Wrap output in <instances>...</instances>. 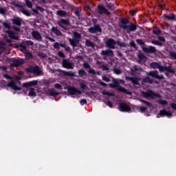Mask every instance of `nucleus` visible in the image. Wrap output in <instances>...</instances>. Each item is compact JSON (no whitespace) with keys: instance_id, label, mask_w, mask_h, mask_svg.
Returning a JSON list of instances; mask_svg holds the SVG:
<instances>
[{"instance_id":"obj_1","label":"nucleus","mask_w":176,"mask_h":176,"mask_svg":"<svg viewBox=\"0 0 176 176\" xmlns=\"http://www.w3.org/2000/svg\"><path fill=\"white\" fill-rule=\"evenodd\" d=\"M150 67L153 68V69H159L160 72H169V74H174V69L173 67H164L161 66L159 63L156 62L151 63Z\"/></svg>"},{"instance_id":"obj_2","label":"nucleus","mask_w":176,"mask_h":176,"mask_svg":"<svg viewBox=\"0 0 176 176\" xmlns=\"http://www.w3.org/2000/svg\"><path fill=\"white\" fill-rule=\"evenodd\" d=\"M142 96L144 98H146V100H151V99L156 98V97H159V95L155 94V92L152 91H147L146 92L143 91L142 92Z\"/></svg>"},{"instance_id":"obj_3","label":"nucleus","mask_w":176,"mask_h":176,"mask_svg":"<svg viewBox=\"0 0 176 176\" xmlns=\"http://www.w3.org/2000/svg\"><path fill=\"white\" fill-rule=\"evenodd\" d=\"M110 87H117V90L118 91H121V93H126V94H131V93L127 91V89H124L122 87L119 86V82L118 80H115L113 85L109 84Z\"/></svg>"},{"instance_id":"obj_4","label":"nucleus","mask_w":176,"mask_h":176,"mask_svg":"<svg viewBox=\"0 0 176 176\" xmlns=\"http://www.w3.org/2000/svg\"><path fill=\"white\" fill-rule=\"evenodd\" d=\"M107 46L109 47V49H115V46L116 45H118V46H122V44L120 42L115 41L113 38H109L106 42Z\"/></svg>"},{"instance_id":"obj_5","label":"nucleus","mask_w":176,"mask_h":176,"mask_svg":"<svg viewBox=\"0 0 176 176\" xmlns=\"http://www.w3.org/2000/svg\"><path fill=\"white\" fill-rule=\"evenodd\" d=\"M97 12L99 14H107V16H109L111 14V12L108 11L107 8L103 5H98L97 7Z\"/></svg>"},{"instance_id":"obj_6","label":"nucleus","mask_w":176,"mask_h":176,"mask_svg":"<svg viewBox=\"0 0 176 176\" xmlns=\"http://www.w3.org/2000/svg\"><path fill=\"white\" fill-rule=\"evenodd\" d=\"M118 108L119 111H121V112H130V111H131L130 104L124 102L120 103Z\"/></svg>"},{"instance_id":"obj_7","label":"nucleus","mask_w":176,"mask_h":176,"mask_svg":"<svg viewBox=\"0 0 176 176\" xmlns=\"http://www.w3.org/2000/svg\"><path fill=\"white\" fill-rule=\"evenodd\" d=\"M122 28L129 34L133 32V31H135L137 30V26H135L134 23H131L130 25H124L122 26Z\"/></svg>"},{"instance_id":"obj_8","label":"nucleus","mask_w":176,"mask_h":176,"mask_svg":"<svg viewBox=\"0 0 176 176\" xmlns=\"http://www.w3.org/2000/svg\"><path fill=\"white\" fill-rule=\"evenodd\" d=\"M58 25L63 28L64 31H67L65 26L69 25V21L68 19H60V20L58 21Z\"/></svg>"},{"instance_id":"obj_9","label":"nucleus","mask_w":176,"mask_h":176,"mask_svg":"<svg viewBox=\"0 0 176 176\" xmlns=\"http://www.w3.org/2000/svg\"><path fill=\"white\" fill-rule=\"evenodd\" d=\"M62 65L63 68H67V69H74V65L67 59L63 60Z\"/></svg>"},{"instance_id":"obj_10","label":"nucleus","mask_w":176,"mask_h":176,"mask_svg":"<svg viewBox=\"0 0 176 176\" xmlns=\"http://www.w3.org/2000/svg\"><path fill=\"white\" fill-rule=\"evenodd\" d=\"M31 35H32V38H34V39L35 41H37L38 42H42V36L41 35L40 33H38V31L33 30L31 32Z\"/></svg>"},{"instance_id":"obj_11","label":"nucleus","mask_w":176,"mask_h":176,"mask_svg":"<svg viewBox=\"0 0 176 176\" xmlns=\"http://www.w3.org/2000/svg\"><path fill=\"white\" fill-rule=\"evenodd\" d=\"M67 91L72 96H78V94H80V91L78 90V89L74 87H67Z\"/></svg>"},{"instance_id":"obj_12","label":"nucleus","mask_w":176,"mask_h":176,"mask_svg":"<svg viewBox=\"0 0 176 176\" xmlns=\"http://www.w3.org/2000/svg\"><path fill=\"white\" fill-rule=\"evenodd\" d=\"M146 75L155 78V79H163V76H160L157 71H151L146 73Z\"/></svg>"},{"instance_id":"obj_13","label":"nucleus","mask_w":176,"mask_h":176,"mask_svg":"<svg viewBox=\"0 0 176 176\" xmlns=\"http://www.w3.org/2000/svg\"><path fill=\"white\" fill-rule=\"evenodd\" d=\"M91 34H100L101 33V28L98 25H95L94 27H91L89 29Z\"/></svg>"},{"instance_id":"obj_14","label":"nucleus","mask_w":176,"mask_h":176,"mask_svg":"<svg viewBox=\"0 0 176 176\" xmlns=\"http://www.w3.org/2000/svg\"><path fill=\"white\" fill-rule=\"evenodd\" d=\"M38 85V81L32 80L28 82L23 83V87H32V86H36Z\"/></svg>"},{"instance_id":"obj_15","label":"nucleus","mask_w":176,"mask_h":176,"mask_svg":"<svg viewBox=\"0 0 176 176\" xmlns=\"http://www.w3.org/2000/svg\"><path fill=\"white\" fill-rule=\"evenodd\" d=\"M159 115L160 116H167L168 118L171 117V111H167L166 110H161L160 111Z\"/></svg>"},{"instance_id":"obj_16","label":"nucleus","mask_w":176,"mask_h":176,"mask_svg":"<svg viewBox=\"0 0 176 176\" xmlns=\"http://www.w3.org/2000/svg\"><path fill=\"white\" fill-rule=\"evenodd\" d=\"M8 87H11V89H13V90H21V88L16 85V83L14 82L11 81L8 84Z\"/></svg>"},{"instance_id":"obj_17","label":"nucleus","mask_w":176,"mask_h":176,"mask_svg":"<svg viewBox=\"0 0 176 176\" xmlns=\"http://www.w3.org/2000/svg\"><path fill=\"white\" fill-rule=\"evenodd\" d=\"M32 71L33 74H36V75H41L42 74V70L38 66H34L32 67Z\"/></svg>"},{"instance_id":"obj_18","label":"nucleus","mask_w":176,"mask_h":176,"mask_svg":"<svg viewBox=\"0 0 176 176\" xmlns=\"http://www.w3.org/2000/svg\"><path fill=\"white\" fill-rule=\"evenodd\" d=\"M8 36L9 38H10L11 39H14V41H19V36H17V34L12 31L8 32Z\"/></svg>"},{"instance_id":"obj_19","label":"nucleus","mask_w":176,"mask_h":176,"mask_svg":"<svg viewBox=\"0 0 176 176\" xmlns=\"http://www.w3.org/2000/svg\"><path fill=\"white\" fill-rule=\"evenodd\" d=\"M13 64L15 67H20L24 64V60L23 59H15L13 60Z\"/></svg>"},{"instance_id":"obj_20","label":"nucleus","mask_w":176,"mask_h":176,"mask_svg":"<svg viewBox=\"0 0 176 176\" xmlns=\"http://www.w3.org/2000/svg\"><path fill=\"white\" fill-rule=\"evenodd\" d=\"M21 19L19 17H15L12 19V24H15V25H18V27H20L21 25Z\"/></svg>"},{"instance_id":"obj_21","label":"nucleus","mask_w":176,"mask_h":176,"mask_svg":"<svg viewBox=\"0 0 176 176\" xmlns=\"http://www.w3.org/2000/svg\"><path fill=\"white\" fill-rule=\"evenodd\" d=\"M102 56H109V57H112L113 56V52L111 50H103L102 51Z\"/></svg>"},{"instance_id":"obj_22","label":"nucleus","mask_w":176,"mask_h":176,"mask_svg":"<svg viewBox=\"0 0 176 176\" xmlns=\"http://www.w3.org/2000/svg\"><path fill=\"white\" fill-rule=\"evenodd\" d=\"M6 42L5 41H0V54H2L3 53L4 50H6Z\"/></svg>"},{"instance_id":"obj_23","label":"nucleus","mask_w":176,"mask_h":176,"mask_svg":"<svg viewBox=\"0 0 176 176\" xmlns=\"http://www.w3.org/2000/svg\"><path fill=\"white\" fill-rule=\"evenodd\" d=\"M126 80H131L133 85H138V79L137 78L126 77Z\"/></svg>"},{"instance_id":"obj_24","label":"nucleus","mask_w":176,"mask_h":176,"mask_svg":"<svg viewBox=\"0 0 176 176\" xmlns=\"http://www.w3.org/2000/svg\"><path fill=\"white\" fill-rule=\"evenodd\" d=\"M164 17L166 20H171V21L175 20V15H174V14H170L169 15L164 14Z\"/></svg>"},{"instance_id":"obj_25","label":"nucleus","mask_w":176,"mask_h":176,"mask_svg":"<svg viewBox=\"0 0 176 176\" xmlns=\"http://www.w3.org/2000/svg\"><path fill=\"white\" fill-rule=\"evenodd\" d=\"M69 41L70 45H72V46H74V47L76 46V45H78V43H79V40H78L76 38H74V39L69 38Z\"/></svg>"},{"instance_id":"obj_26","label":"nucleus","mask_w":176,"mask_h":176,"mask_svg":"<svg viewBox=\"0 0 176 176\" xmlns=\"http://www.w3.org/2000/svg\"><path fill=\"white\" fill-rule=\"evenodd\" d=\"M52 31L54 32V34H56L57 36H61V35H63V34H61V32L55 27L52 28Z\"/></svg>"},{"instance_id":"obj_27","label":"nucleus","mask_w":176,"mask_h":176,"mask_svg":"<svg viewBox=\"0 0 176 176\" xmlns=\"http://www.w3.org/2000/svg\"><path fill=\"white\" fill-rule=\"evenodd\" d=\"M56 14L60 17H67V12L63 10H58L56 12Z\"/></svg>"},{"instance_id":"obj_28","label":"nucleus","mask_w":176,"mask_h":176,"mask_svg":"<svg viewBox=\"0 0 176 176\" xmlns=\"http://www.w3.org/2000/svg\"><path fill=\"white\" fill-rule=\"evenodd\" d=\"M19 50H21V52H22V53H24L25 54V53H28V52L27 46H25L24 45H21L19 46Z\"/></svg>"},{"instance_id":"obj_29","label":"nucleus","mask_w":176,"mask_h":176,"mask_svg":"<svg viewBox=\"0 0 176 176\" xmlns=\"http://www.w3.org/2000/svg\"><path fill=\"white\" fill-rule=\"evenodd\" d=\"M138 58L140 60V63H145L146 61V56L144 54H139Z\"/></svg>"},{"instance_id":"obj_30","label":"nucleus","mask_w":176,"mask_h":176,"mask_svg":"<svg viewBox=\"0 0 176 176\" xmlns=\"http://www.w3.org/2000/svg\"><path fill=\"white\" fill-rule=\"evenodd\" d=\"M78 74L81 78H86V76H87V73H86L83 69H80L78 71Z\"/></svg>"},{"instance_id":"obj_31","label":"nucleus","mask_w":176,"mask_h":176,"mask_svg":"<svg viewBox=\"0 0 176 176\" xmlns=\"http://www.w3.org/2000/svg\"><path fill=\"white\" fill-rule=\"evenodd\" d=\"M85 45L87 47H91L92 49L94 47V43L93 42L90 41V40L86 41Z\"/></svg>"},{"instance_id":"obj_32","label":"nucleus","mask_w":176,"mask_h":176,"mask_svg":"<svg viewBox=\"0 0 176 176\" xmlns=\"http://www.w3.org/2000/svg\"><path fill=\"white\" fill-rule=\"evenodd\" d=\"M48 94L50 96L54 97L55 96H58V93L54 91V89H50L48 90Z\"/></svg>"},{"instance_id":"obj_33","label":"nucleus","mask_w":176,"mask_h":176,"mask_svg":"<svg viewBox=\"0 0 176 176\" xmlns=\"http://www.w3.org/2000/svg\"><path fill=\"white\" fill-rule=\"evenodd\" d=\"M144 83H153V79L149 76H146L145 78H144Z\"/></svg>"},{"instance_id":"obj_34","label":"nucleus","mask_w":176,"mask_h":176,"mask_svg":"<svg viewBox=\"0 0 176 176\" xmlns=\"http://www.w3.org/2000/svg\"><path fill=\"white\" fill-rule=\"evenodd\" d=\"M29 96L30 97H35L36 96V94L35 93V89L31 88L29 91Z\"/></svg>"},{"instance_id":"obj_35","label":"nucleus","mask_w":176,"mask_h":176,"mask_svg":"<svg viewBox=\"0 0 176 176\" xmlns=\"http://www.w3.org/2000/svg\"><path fill=\"white\" fill-rule=\"evenodd\" d=\"M64 75L66 76H75V73L74 72H63Z\"/></svg>"},{"instance_id":"obj_36","label":"nucleus","mask_w":176,"mask_h":176,"mask_svg":"<svg viewBox=\"0 0 176 176\" xmlns=\"http://www.w3.org/2000/svg\"><path fill=\"white\" fill-rule=\"evenodd\" d=\"M151 43H153V45H157V46H163V43L158 41L157 40L152 41Z\"/></svg>"},{"instance_id":"obj_37","label":"nucleus","mask_w":176,"mask_h":176,"mask_svg":"<svg viewBox=\"0 0 176 176\" xmlns=\"http://www.w3.org/2000/svg\"><path fill=\"white\" fill-rule=\"evenodd\" d=\"M170 58H173V60H176V52H170L169 53Z\"/></svg>"},{"instance_id":"obj_38","label":"nucleus","mask_w":176,"mask_h":176,"mask_svg":"<svg viewBox=\"0 0 176 176\" xmlns=\"http://www.w3.org/2000/svg\"><path fill=\"white\" fill-rule=\"evenodd\" d=\"M153 34H155V35H160V34H161L162 32H160V29H159V28H155V29H153Z\"/></svg>"},{"instance_id":"obj_39","label":"nucleus","mask_w":176,"mask_h":176,"mask_svg":"<svg viewBox=\"0 0 176 176\" xmlns=\"http://www.w3.org/2000/svg\"><path fill=\"white\" fill-rule=\"evenodd\" d=\"M158 104H160V105H167V100H160L157 101Z\"/></svg>"},{"instance_id":"obj_40","label":"nucleus","mask_w":176,"mask_h":176,"mask_svg":"<svg viewBox=\"0 0 176 176\" xmlns=\"http://www.w3.org/2000/svg\"><path fill=\"white\" fill-rule=\"evenodd\" d=\"M156 48L155 47L150 46L148 47V53H155Z\"/></svg>"},{"instance_id":"obj_41","label":"nucleus","mask_w":176,"mask_h":176,"mask_svg":"<svg viewBox=\"0 0 176 176\" xmlns=\"http://www.w3.org/2000/svg\"><path fill=\"white\" fill-rule=\"evenodd\" d=\"M74 38H76V39H78V41H79V39H80V34H79L76 32H74Z\"/></svg>"},{"instance_id":"obj_42","label":"nucleus","mask_w":176,"mask_h":176,"mask_svg":"<svg viewBox=\"0 0 176 176\" xmlns=\"http://www.w3.org/2000/svg\"><path fill=\"white\" fill-rule=\"evenodd\" d=\"M21 13H23L25 16H30V14L29 11L25 10V9L21 10Z\"/></svg>"},{"instance_id":"obj_43","label":"nucleus","mask_w":176,"mask_h":176,"mask_svg":"<svg viewBox=\"0 0 176 176\" xmlns=\"http://www.w3.org/2000/svg\"><path fill=\"white\" fill-rule=\"evenodd\" d=\"M140 102H144V105H146V107H152V104L151 103H149L148 102H146L144 100H140Z\"/></svg>"},{"instance_id":"obj_44","label":"nucleus","mask_w":176,"mask_h":176,"mask_svg":"<svg viewBox=\"0 0 176 176\" xmlns=\"http://www.w3.org/2000/svg\"><path fill=\"white\" fill-rule=\"evenodd\" d=\"M25 44L26 45V46H34V42H32V41H26Z\"/></svg>"},{"instance_id":"obj_45","label":"nucleus","mask_w":176,"mask_h":176,"mask_svg":"<svg viewBox=\"0 0 176 176\" xmlns=\"http://www.w3.org/2000/svg\"><path fill=\"white\" fill-rule=\"evenodd\" d=\"M102 94H103V96H113V94H112V93L109 92L107 91H103L102 92Z\"/></svg>"},{"instance_id":"obj_46","label":"nucleus","mask_w":176,"mask_h":176,"mask_svg":"<svg viewBox=\"0 0 176 176\" xmlns=\"http://www.w3.org/2000/svg\"><path fill=\"white\" fill-rule=\"evenodd\" d=\"M26 58H32V54L29 51L26 52L25 54Z\"/></svg>"},{"instance_id":"obj_47","label":"nucleus","mask_w":176,"mask_h":176,"mask_svg":"<svg viewBox=\"0 0 176 176\" xmlns=\"http://www.w3.org/2000/svg\"><path fill=\"white\" fill-rule=\"evenodd\" d=\"M25 3L28 8H32V3H31V1H30V0H26Z\"/></svg>"},{"instance_id":"obj_48","label":"nucleus","mask_w":176,"mask_h":176,"mask_svg":"<svg viewBox=\"0 0 176 176\" xmlns=\"http://www.w3.org/2000/svg\"><path fill=\"white\" fill-rule=\"evenodd\" d=\"M102 80H104V82H107V83L111 82V80L109 79V78L105 76H102Z\"/></svg>"},{"instance_id":"obj_49","label":"nucleus","mask_w":176,"mask_h":176,"mask_svg":"<svg viewBox=\"0 0 176 176\" xmlns=\"http://www.w3.org/2000/svg\"><path fill=\"white\" fill-rule=\"evenodd\" d=\"M80 105H86L87 104V100L86 99H82L80 101Z\"/></svg>"},{"instance_id":"obj_50","label":"nucleus","mask_w":176,"mask_h":176,"mask_svg":"<svg viewBox=\"0 0 176 176\" xmlns=\"http://www.w3.org/2000/svg\"><path fill=\"white\" fill-rule=\"evenodd\" d=\"M83 67H84L85 68H87L88 69H90V65H89V63H87V62H85V63H83Z\"/></svg>"},{"instance_id":"obj_51","label":"nucleus","mask_w":176,"mask_h":176,"mask_svg":"<svg viewBox=\"0 0 176 176\" xmlns=\"http://www.w3.org/2000/svg\"><path fill=\"white\" fill-rule=\"evenodd\" d=\"M114 74L116 75H120L122 74V72L119 69H114Z\"/></svg>"},{"instance_id":"obj_52","label":"nucleus","mask_w":176,"mask_h":176,"mask_svg":"<svg viewBox=\"0 0 176 176\" xmlns=\"http://www.w3.org/2000/svg\"><path fill=\"white\" fill-rule=\"evenodd\" d=\"M3 27H5V28H8V30H10V25H9V23H3Z\"/></svg>"},{"instance_id":"obj_53","label":"nucleus","mask_w":176,"mask_h":176,"mask_svg":"<svg viewBox=\"0 0 176 176\" xmlns=\"http://www.w3.org/2000/svg\"><path fill=\"white\" fill-rule=\"evenodd\" d=\"M88 72L92 75H96V70L93 69L92 68H89Z\"/></svg>"},{"instance_id":"obj_54","label":"nucleus","mask_w":176,"mask_h":176,"mask_svg":"<svg viewBox=\"0 0 176 176\" xmlns=\"http://www.w3.org/2000/svg\"><path fill=\"white\" fill-rule=\"evenodd\" d=\"M121 23L122 24H124V25H126V24H129V21H127L126 19H122L121 20Z\"/></svg>"},{"instance_id":"obj_55","label":"nucleus","mask_w":176,"mask_h":176,"mask_svg":"<svg viewBox=\"0 0 176 176\" xmlns=\"http://www.w3.org/2000/svg\"><path fill=\"white\" fill-rule=\"evenodd\" d=\"M55 88L59 90H63V87L60 84H55Z\"/></svg>"},{"instance_id":"obj_56","label":"nucleus","mask_w":176,"mask_h":176,"mask_svg":"<svg viewBox=\"0 0 176 176\" xmlns=\"http://www.w3.org/2000/svg\"><path fill=\"white\" fill-rule=\"evenodd\" d=\"M58 56L59 57H61L62 58H64V57H65V55H64V53L63 52H58Z\"/></svg>"},{"instance_id":"obj_57","label":"nucleus","mask_w":176,"mask_h":176,"mask_svg":"<svg viewBox=\"0 0 176 176\" xmlns=\"http://www.w3.org/2000/svg\"><path fill=\"white\" fill-rule=\"evenodd\" d=\"M54 49H60V43H55L54 44Z\"/></svg>"},{"instance_id":"obj_58","label":"nucleus","mask_w":176,"mask_h":176,"mask_svg":"<svg viewBox=\"0 0 176 176\" xmlns=\"http://www.w3.org/2000/svg\"><path fill=\"white\" fill-rule=\"evenodd\" d=\"M140 112H145V111H146V107H140Z\"/></svg>"},{"instance_id":"obj_59","label":"nucleus","mask_w":176,"mask_h":176,"mask_svg":"<svg viewBox=\"0 0 176 176\" xmlns=\"http://www.w3.org/2000/svg\"><path fill=\"white\" fill-rule=\"evenodd\" d=\"M158 39H159V41H160V42H165L166 41V38H164V37H163V36H159Z\"/></svg>"},{"instance_id":"obj_60","label":"nucleus","mask_w":176,"mask_h":176,"mask_svg":"<svg viewBox=\"0 0 176 176\" xmlns=\"http://www.w3.org/2000/svg\"><path fill=\"white\" fill-rule=\"evenodd\" d=\"M136 42L138 45H144V41H142V40L137 39Z\"/></svg>"},{"instance_id":"obj_61","label":"nucleus","mask_w":176,"mask_h":176,"mask_svg":"<svg viewBox=\"0 0 176 176\" xmlns=\"http://www.w3.org/2000/svg\"><path fill=\"white\" fill-rule=\"evenodd\" d=\"M36 9L37 10H38L39 12H43L45 10L43 9V8L42 7H39V6H37L36 7Z\"/></svg>"},{"instance_id":"obj_62","label":"nucleus","mask_w":176,"mask_h":176,"mask_svg":"<svg viewBox=\"0 0 176 176\" xmlns=\"http://www.w3.org/2000/svg\"><path fill=\"white\" fill-rule=\"evenodd\" d=\"M47 39H49L50 42H56V40L51 37H47Z\"/></svg>"},{"instance_id":"obj_63","label":"nucleus","mask_w":176,"mask_h":176,"mask_svg":"<svg viewBox=\"0 0 176 176\" xmlns=\"http://www.w3.org/2000/svg\"><path fill=\"white\" fill-rule=\"evenodd\" d=\"M107 105L109 108H112V107H113V104H112V102H107Z\"/></svg>"},{"instance_id":"obj_64","label":"nucleus","mask_w":176,"mask_h":176,"mask_svg":"<svg viewBox=\"0 0 176 176\" xmlns=\"http://www.w3.org/2000/svg\"><path fill=\"white\" fill-rule=\"evenodd\" d=\"M0 13L1 14H5V10L3 8H0Z\"/></svg>"}]
</instances>
